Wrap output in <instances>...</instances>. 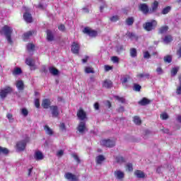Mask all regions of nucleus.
Instances as JSON below:
<instances>
[{"mask_svg":"<svg viewBox=\"0 0 181 181\" xmlns=\"http://www.w3.org/2000/svg\"><path fill=\"white\" fill-rule=\"evenodd\" d=\"M139 8L143 13L146 14L148 12H149V7H148V5L146 4H141L139 6Z\"/></svg>","mask_w":181,"mask_h":181,"instance_id":"obj_14","label":"nucleus"},{"mask_svg":"<svg viewBox=\"0 0 181 181\" xmlns=\"http://www.w3.org/2000/svg\"><path fill=\"white\" fill-rule=\"evenodd\" d=\"M25 148H26V141L23 140L21 141H18L16 144V150L18 152L22 151H25Z\"/></svg>","mask_w":181,"mask_h":181,"instance_id":"obj_8","label":"nucleus"},{"mask_svg":"<svg viewBox=\"0 0 181 181\" xmlns=\"http://www.w3.org/2000/svg\"><path fill=\"white\" fill-rule=\"evenodd\" d=\"M158 1H154L153 5H152V9L150 10V12L151 13L155 12V11H156V9H158Z\"/></svg>","mask_w":181,"mask_h":181,"instance_id":"obj_35","label":"nucleus"},{"mask_svg":"<svg viewBox=\"0 0 181 181\" xmlns=\"http://www.w3.org/2000/svg\"><path fill=\"white\" fill-rule=\"evenodd\" d=\"M35 105L36 108H39V107H40V103H39V99L35 100Z\"/></svg>","mask_w":181,"mask_h":181,"instance_id":"obj_55","label":"nucleus"},{"mask_svg":"<svg viewBox=\"0 0 181 181\" xmlns=\"http://www.w3.org/2000/svg\"><path fill=\"white\" fill-rule=\"evenodd\" d=\"M150 103L151 100H149L146 98H144L141 100L139 102V104H140V105H148V104H149Z\"/></svg>","mask_w":181,"mask_h":181,"instance_id":"obj_23","label":"nucleus"},{"mask_svg":"<svg viewBox=\"0 0 181 181\" xmlns=\"http://www.w3.org/2000/svg\"><path fill=\"white\" fill-rule=\"evenodd\" d=\"M133 121L136 125H141L142 121L141 120V118L138 116H134L133 117Z\"/></svg>","mask_w":181,"mask_h":181,"instance_id":"obj_26","label":"nucleus"},{"mask_svg":"<svg viewBox=\"0 0 181 181\" xmlns=\"http://www.w3.org/2000/svg\"><path fill=\"white\" fill-rule=\"evenodd\" d=\"M156 71L157 73V74H163V69H162L160 67H158L156 69Z\"/></svg>","mask_w":181,"mask_h":181,"instance_id":"obj_51","label":"nucleus"},{"mask_svg":"<svg viewBox=\"0 0 181 181\" xmlns=\"http://www.w3.org/2000/svg\"><path fill=\"white\" fill-rule=\"evenodd\" d=\"M33 33H35V31H28L23 34V40H26L30 36H32Z\"/></svg>","mask_w":181,"mask_h":181,"instance_id":"obj_32","label":"nucleus"},{"mask_svg":"<svg viewBox=\"0 0 181 181\" xmlns=\"http://www.w3.org/2000/svg\"><path fill=\"white\" fill-rule=\"evenodd\" d=\"M47 40L48 42H53L54 40V35L50 30H47Z\"/></svg>","mask_w":181,"mask_h":181,"instance_id":"obj_18","label":"nucleus"},{"mask_svg":"<svg viewBox=\"0 0 181 181\" xmlns=\"http://www.w3.org/2000/svg\"><path fill=\"white\" fill-rule=\"evenodd\" d=\"M22 74V69H21V68L19 67L15 68L13 71V76H18V74Z\"/></svg>","mask_w":181,"mask_h":181,"instance_id":"obj_28","label":"nucleus"},{"mask_svg":"<svg viewBox=\"0 0 181 181\" xmlns=\"http://www.w3.org/2000/svg\"><path fill=\"white\" fill-rule=\"evenodd\" d=\"M116 100L120 103H125V99L124 98H119V96H115Z\"/></svg>","mask_w":181,"mask_h":181,"instance_id":"obj_54","label":"nucleus"},{"mask_svg":"<svg viewBox=\"0 0 181 181\" xmlns=\"http://www.w3.org/2000/svg\"><path fill=\"white\" fill-rule=\"evenodd\" d=\"M135 91H141V86L139 85H134V87Z\"/></svg>","mask_w":181,"mask_h":181,"instance_id":"obj_56","label":"nucleus"},{"mask_svg":"<svg viewBox=\"0 0 181 181\" xmlns=\"http://www.w3.org/2000/svg\"><path fill=\"white\" fill-rule=\"evenodd\" d=\"M65 177L69 181H78V177L76 176L75 175H73L71 173H66Z\"/></svg>","mask_w":181,"mask_h":181,"instance_id":"obj_12","label":"nucleus"},{"mask_svg":"<svg viewBox=\"0 0 181 181\" xmlns=\"http://www.w3.org/2000/svg\"><path fill=\"white\" fill-rule=\"evenodd\" d=\"M76 115L80 121L84 122L87 119V114L83 109H79L77 112Z\"/></svg>","mask_w":181,"mask_h":181,"instance_id":"obj_5","label":"nucleus"},{"mask_svg":"<svg viewBox=\"0 0 181 181\" xmlns=\"http://www.w3.org/2000/svg\"><path fill=\"white\" fill-rule=\"evenodd\" d=\"M180 80V86L177 88V94L180 95L181 94V75L179 77Z\"/></svg>","mask_w":181,"mask_h":181,"instance_id":"obj_42","label":"nucleus"},{"mask_svg":"<svg viewBox=\"0 0 181 181\" xmlns=\"http://www.w3.org/2000/svg\"><path fill=\"white\" fill-rule=\"evenodd\" d=\"M157 173H160L162 172V167H158L156 169Z\"/></svg>","mask_w":181,"mask_h":181,"instance_id":"obj_63","label":"nucleus"},{"mask_svg":"<svg viewBox=\"0 0 181 181\" xmlns=\"http://www.w3.org/2000/svg\"><path fill=\"white\" fill-rule=\"evenodd\" d=\"M127 36H129L130 39H134V37H135V34H134L133 33H127Z\"/></svg>","mask_w":181,"mask_h":181,"instance_id":"obj_61","label":"nucleus"},{"mask_svg":"<svg viewBox=\"0 0 181 181\" xmlns=\"http://www.w3.org/2000/svg\"><path fill=\"white\" fill-rule=\"evenodd\" d=\"M21 114L24 117H28V115L29 114V112L26 110V108L21 109Z\"/></svg>","mask_w":181,"mask_h":181,"instance_id":"obj_46","label":"nucleus"},{"mask_svg":"<svg viewBox=\"0 0 181 181\" xmlns=\"http://www.w3.org/2000/svg\"><path fill=\"white\" fill-rule=\"evenodd\" d=\"M72 158H74V160L77 162V163H80V158L76 153L71 154Z\"/></svg>","mask_w":181,"mask_h":181,"instance_id":"obj_45","label":"nucleus"},{"mask_svg":"<svg viewBox=\"0 0 181 181\" xmlns=\"http://www.w3.org/2000/svg\"><path fill=\"white\" fill-rule=\"evenodd\" d=\"M59 30H61V32H64V29H66V28L64 27V25H61L58 27Z\"/></svg>","mask_w":181,"mask_h":181,"instance_id":"obj_60","label":"nucleus"},{"mask_svg":"<svg viewBox=\"0 0 181 181\" xmlns=\"http://www.w3.org/2000/svg\"><path fill=\"white\" fill-rule=\"evenodd\" d=\"M11 93H12V88L7 86L0 91V97L1 98H5Z\"/></svg>","mask_w":181,"mask_h":181,"instance_id":"obj_6","label":"nucleus"},{"mask_svg":"<svg viewBox=\"0 0 181 181\" xmlns=\"http://www.w3.org/2000/svg\"><path fill=\"white\" fill-rule=\"evenodd\" d=\"M25 63L28 66L31 67V70H35L36 66H35V61L30 58H28L25 60Z\"/></svg>","mask_w":181,"mask_h":181,"instance_id":"obj_15","label":"nucleus"},{"mask_svg":"<svg viewBox=\"0 0 181 181\" xmlns=\"http://www.w3.org/2000/svg\"><path fill=\"white\" fill-rule=\"evenodd\" d=\"M64 153V151H63V150H59L57 151V156H63Z\"/></svg>","mask_w":181,"mask_h":181,"instance_id":"obj_59","label":"nucleus"},{"mask_svg":"<svg viewBox=\"0 0 181 181\" xmlns=\"http://www.w3.org/2000/svg\"><path fill=\"white\" fill-rule=\"evenodd\" d=\"M130 56L131 57H136V49L135 48L130 49Z\"/></svg>","mask_w":181,"mask_h":181,"instance_id":"obj_36","label":"nucleus"},{"mask_svg":"<svg viewBox=\"0 0 181 181\" xmlns=\"http://www.w3.org/2000/svg\"><path fill=\"white\" fill-rule=\"evenodd\" d=\"M173 40V39L170 35H166L163 39V42L164 43H165V45H168V43H170V42H172Z\"/></svg>","mask_w":181,"mask_h":181,"instance_id":"obj_27","label":"nucleus"},{"mask_svg":"<svg viewBox=\"0 0 181 181\" xmlns=\"http://www.w3.org/2000/svg\"><path fill=\"white\" fill-rule=\"evenodd\" d=\"M168 29H169V27H168V25L163 26L159 29V33H161V34L166 33Z\"/></svg>","mask_w":181,"mask_h":181,"instance_id":"obj_33","label":"nucleus"},{"mask_svg":"<svg viewBox=\"0 0 181 181\" xmlns=\"http://www.w3.org/2000/svg\"><path fill=\"white\" fill-rule=\"evenodd\" d=\"M1 153H4V155H8L9 153V150L6 148L0 147Z\"/></svg>","mask_w":181,"mask_h":181,"instance_id":"obj_40","label":"nucleus"},{"mask_svg":"<svg viewBox=\"0 0 181 181\" xmlns=\"http://www.w3.org/2000/svg\"><path fill=\"white\" fill-rule=\"evenodd\" d=\"M52 115L54 118H57L59 117V114H60V112L59 111V107L56 105H52L49 107Z\"/></svg>","mask_w":181,"mask_h":181,"instance_id":"obj_9","label":"nucleus"},{"mask_svg":"<svg viewBox=\"0 0 181 181\" xmlns=\"http://www.w3.org/2000/svg\"><path fill=\"white\" fill-rule=\"evenodd\" d=\"M24 9L25 11V13L23 15L24 20L28 23H30V22H32V15L30 13H28V11H29L28 8H26L25 7Z\"/></svg>","mask_w":181,"mask_h":181,"instance_id":"obj_10","label":"nucleus"},{"mask_svg":"<svg viewBox=\"0 0 181 181\" xmlns=\"http://www.w3.org/2000/svg\"><path fill=\"white\" fill-rule=\"evenodd\" d=\"M126 169L128 172H132L134 170V168L132 167V163H129L126 165Z\"/></svg>","mask_w":181,"mask_h":181,"instance_id":"obj_38","label":"nucleus"},{"mask_svg":"<svg viewBox=\"0 0 181 181\" xmlns=\"http://www.w3.org/2000/svg\"><path fill=\"white\" fill-rule=\"evenodd\" d=\"M104 160H105V157L103 155H99L95 158L97 165H102Z\"/></svg>","mask_w":181,"mask_h":181,"instance_id":"obj_20","label":"nucleus"},{"mask_svg":"<svg viewBox=\"0 0 181 181\" xmlns=\"http://www.w3.org/2000/svg\"><path fill=\"white\" fill-rule=\"evenodd\" d=\"M111 61L112 63H119V58H118V57L114 56L111 57Z\"/></svg>","mask_w":181,"mask_h":181,"instance_id":"obj_44","label":"nucleus"},{"mask_svg":"<svg viewBox=\"0 0 181 181\" xmlns=\"http://www.w3.org/2000/svg\"><path fill=\"white\" fill-rule=\"evenodd\" d=\"M34 158L35 160H42V159L45 158V156L41 151H37L35 153Z\"/></svg>","mask_w":181,"mask_h":181,"instance_id":"obj_16","label":"nucleus"},{"mask_svg":"<svg viewBox=\"0 0 181 181\" xmlns=\"http://www.w3.org/2000/svg\"><path fill=\"white\" fill-rule=\"evenodd\" d=\"M78 131L80 134H84L87 131V127H86V122H81L78 126Z\"/></svg>","mask_w":181,"mask_h":181,"instance_id":"obj_13","label":"nucleus"},{"mask_svg":"<svg viewBox=\"0 0 181 181\" xmlns=\"http://www.w3.org/2000/svg\"><path fill=\"white\" fill-rule=\"evenodd\" d=\"M164 61L165 62V63H170V62H172V57L166 56L165 57H164Z\"/></svg>","mask_w":181,"mask_h":181,"instance_id":"obj_49","label":"nucleus"},{"mask_svg":"<svg viewBox=\"0 0 181 181\" xmlns=\"http://www.w3.org/2000/svg\"><path fill=\"white\" fill-rule=\"evenodd\" d=\"M110 19L111 22H117V21L119 19V17H118V16H113Z\"/></svg>","mask_w":181,"mask_h":181,"instance_id":"obj_48","label":"nucleus"},{"mask_svg":"<svg viewBox=\"0 0 181 181\" xmlns=\"http://www.w3.org/2000/svg\"><path fill=\"white\" fill-rule=\"evenodd\" d=\"M6 118L8 119L9 122H13V121H15L13 119V115L11 113H7Z\"/></svg>","mask_w":181,"mask_h":181,"instance_id":"obj_37","label":"nucleus"},{"mask_svg":"<svg viewBox=\"0 0 181 181\" xmlns=\"http://www.w3.org/2000/svg\"><path fill=\"white\" fill-rule=\"evenodd\" d=\"M170 9H172V7H170V6H167V7L164 8L162 11L163 15H166V14L169 13V12H170Z\"/></svg>","mask_w":181,"mask_h":181,"instance_id":"obj_34","label":"nucleus"},{"mask_svg":"<svg viewBox=\"0 0 181 181\" xmlns=\"http://www.w3.org/2000/svg\"><path fill=\"white\" fill-rule=\"evenodd\" d=\"M114 175H115V177H116L117 180H122V179H124L125 176V174L124 173V172L119 170L115 171Z\"/></svg>","mask_w":181,"mask_h":181,"instance_id":"obj_11","label":"nucleus"},{"mask_svg":"<svg viewBox=\"0 0 181 181\" xmlns=\"http://www.w3.org/2000/svg\"><path fill=\"white\" fill-rule=\"evenodd\" d=\"M160 118L161 119H168V118H169V116L166 112H163L160 115Z\"/></svg>","mask_w":181,"mask_h":181,"instance_id":"obj_47","label":"nucleus"},{"mask_svg":"<svg viewBox=\"0 0 181 181\" xmlns=\"http://www.w3.org/2000/svg\"><path fill=\"white\" fill-rule=\"evenodd\" d=\"M59 128L61 131H65L66 130V125H64V123H61Z\"/></svg>","mask_w":181,"mask_h":181,"instance_id":"obj_57","label":"nucleus"},{"mask_svg":"<svg viewBox=\"0 0 181 181\" xmlns=\"http://www.w3.org/2000/svg\"><path fill=\"white\" fill-rule=\"evenodd\" d=\"M126 22H127V25H128L129 26H131V25H132V23H134V18L130 17V18H127Z\"/></svg>","mask_w":181,"mask_h":181,"instance_id":"obj_43","label":"nucleus"},{"mask_svg":"<svg viewBox=\"0 0 181 181\" xmlns=\"http://www.w3.org/2000/svg\"><path fill=\"white\" fill-rule=\"evenodd\" d=\"M102 146H106V148H112L115 146V141L110 139H103L100 141Z\"/></svg>","mask_w":181,"mask_h":181,"instance_id":"obj_3","label":"nucleus"},{"mask_svg":"<svg viewBox=\"0 0 181 181\" xmlns=\"http://www.w3.org/2000/svg\"><path fill=\"white\" fill-rule=\"evenodd\" d=\"M179 71V66L175 67L171 70V76H176Z\"/></svg>","mask_w":181,"mask_h":181,"instance_id":"obj_39","label":"nucleus"},{"mask_svg":"<svg viewBox=\"0 0 181 181\" xmlns=\"http://www.w3.org/2000/svg\"><path fill=\"white\" fill-rule=\"evenodd\" d=\"M139 78H149L150 75L148 73L139 74L137 75Z\"/></svg>","mask_w":181,"mask_h":181,"instance_id":"obj_29","label":"nucleus"},{"mask_svg":"<svg viewBox=\"0 0 181 181\" xmlns=\"http://www.w3.org/2000/svg\"><path fill=\"white\" fill-rule=\"evenodd\" d=\"M102 87L105 88H111L112 87V81L106 79L102 83Z\"/></svg>","mask_w":181,"mask_h":181,"instance_id":"obj_17","label":"nucleus"},{"mask_svg":"<svg viewBox=\"0 0 181 181\" xmlns=\"http://www.w3.org/2000/svg\"><path fill=\"white\" fill-rule=\"evenodd\" d=\"M44 129L47 135H53V130L49 126L45 125Z\"/></svg>","mask_w":181,"mask_h":181,"instance_id":"obj_24","label":"nucleus"},{"mask_svg":"<svg viewBox=\"0 0 181 181\" xmlns=\"http://www.w3.org/2000/svg\"><path fill=\"white\" fill-rule=\"evenodd\" d=\"M83 33H86V35H88V36H90V37H95V36H97V35H98V33H97V31L86 27L83 29Z\"/></svg>","mask_w":181,"mask_h":181,"instance_id":"obj_4","label":"nucleus"},{"mask_svg":"<svg viewBox=\"0 0 181 181\" xmlns=\"http://www.w3.org/2000/svg\"><path fill=\"white\" fill-rule=\"evenodd\" d=\"M49 70V73H51L52 76H57V74H59V70H57V69L54 67H50Z\"/></svg>","mask_w":181,"mask_h":181,"instance_id":"obj_25","label":"nucleus"},{"mask_svg":"<svg viewBox=\"0 0 181 181\" xmlns=\"http://www.w3.org/2000/svg\"><path fill=\"white\" fill-rule=\"evenodd\" d=\"M177 54L178 57H181V47H180L179 50L177 52Z\"/></svg>","mask_w":181,"mask_h":181,"instance_id":"obj_64","label":"nucleus"},{"mask_svg":"<svg viewBox=\"0 0 181 181\" xmlns=\"http://www.w3.org/2000/svg\"><path fill=\"white\" fill-rule=\"evenodd\" d=\"M162 131L164 132V134H168V135H170V132L169 131V129H162Z\"/></svg>","mask_w":181,"mask_h":181,"instance_id":"obj_58","label":"nucleus"},{"mask_svg":"<svg viewBox=\"0 0 181 181\" xmlns=\"http://www.w3.org/2000/svg\"><path fill=\"white\" fill-rule=\"evenodd\" d=\"M104 69L105 71H110V70H112V66H110L109 65H105Z\"/></svg>","mask_w":181,"mask_h":181,"instance_id":"obj_53","label":"nucleus"},{"mask_svg":"<svg viewBox=\"0 0 181 181\" xmlns=\"http://www.w3.org/2000/svg\"><path fill=\"white\" fill-rule=\"evenodd\" d=\"M115 160L116 163H125V158L121 155L115 156Z\"/></svg>","mask_w":181,"mask_h":181,"instance_id":"obj_19","label":"nucleus"},{"mask_svg":"<svg viewBox=\"0 0 181 181\" xmlns=\"http://www.w3.org/2000/svg\"><path fill=\"white\" fill-rule=\"evenodd\" d=\"M85 73L86 74H94V69L91 66L85 67Z\"/></svg>","mask_w":181,"mask_h":181,"instance_id":"obj_31","label":"nucleus"},{"mask_svg":"<svg viewBox=\"0 0 181 181\" xmlns=\"http://www.w3.org/2000/svg\"><path fill=\"white\" fill-rule=\"evenodd\" d=\"M156 25H158V22H156V21L155 20H153L151 22L146 23L144 25V29L149 32L153 29H155Z\"/></svg>","mask_w":181,"mask_h":181,"instance_id":"obj_2","label":"nucleus"},{"mask_svg":"<svg viewBox=\"0 0 181 181\" xmlns=\"http://www.w3.org/2000/svg\"><path fill=\"white\" fill-rule=\"evenodd\" d=\"M13 31V30H12V28L8 25H4L0 30L1 35H4V36H6L8 43H9L10 45H12V43L13 42L11 37Z\"/></svg>","mask_w":181,"mask_h":181,"instance_id":"obj_1","label":"nucleus"},{"mask_svg":"<svg viewBox=\"0 0 181 181\" xmlns=\"http://www.w3.org/2000/svg\"><path fill=\"white\" fill-rule=\"evenodd\" d=\"M134 175L139 179H144V177H145V173L143 171L139 170H136L134 172Z\"/></svg>","mask_w":181,"mask_h":181,"instance_id":"obj_21","label":"nucleus"},{"mask_svg":"<svg viewBox=\"0 0 181 181\" xmlns=\"http://www.w3.org/2000/svg\"><path fill=\"white\" fill-rule=\"evenodd\" d=\"M71 51L74 54H78V52H80V44L76 42H74L71 45Z\"/></svg>","mask_w":181,"mask_h":181,"instance_id":"obj_7","label":"nucleus"},{"mask_svg":"<svg viewBox=\"0 0 181 181\" xmlns=\"http://www.w3.org/2000/svg\"><path fill=\"white\" fill-rule=\"evenodd\" d=\"M35 49V45L32 43H30L27 45V50L28 52H33V50H34Z\"/></svg>","mask_w":181,"mask_h":181,"instance_id":"obj_41","label":"nucleus"},{"mask_svg":"<svg viewBox=\"0 0 181 181\" xmlns=\"http://www.w3.org/2000/svg\"><path fill=\"white\" fill-rule=\"evenodd\" d=\"M144 59H149L151 57V54L148 51L144 52Z\"/></svg>","mask_w":181,"mask_h":181,"instance_id":"obj_52","label":"nucleus"},{"mask_svg":"<svg viewBox=\"0 0 181 181\" xmlns=\"http://www.w3.org/2000/svg\"><path fill=\"white\" fill-rule=\"evenodd\" d=\"M94 108L96 110L100 109V105L98 104V103H96L94 104Z\"/></svg>","mask_w":181,"mask_h":181,"instance_id":"obj_62","label":"nucleus"},{"mask_svg":"<svg viewBox=\"0 0 181 181\" xmlns=\"http://www.w3.org/2000/svg\"><path fill=\"white\" fill-rule=\"evenodd\" d=\"M18 90H23V81H18L16 83Z\"/></svg>","mask_w":181,"mask_h":181,"instance_id":"obj_30","label":"nucleus"},{"mask_svg":"<svg viewBox=\"0 0 181 181\" xmlns=\"http://www.w3.org/2000/svg\"><path fill=\"white\" fill-rule=\"evenodd\" d=\"M121 81L123 86H127V83H128V78L124 77L121 79Z\"/></svg>","mask_w":181,"mask_h":181,"instance_id":"obj_50","label":"nucleus"},{"mask_svg":"<svg viewBox=\"0 0 181 181\" xmlns=\"http://www.w3.org/2000/svg\"><path fill=\"white\" fill-rule=\"evenodd\" d=\"M42 105L43 108L47 109L50 107V100L45 99L42 100Z\"/></svg>","mask_w":181,"mask_h":181,"instance_id":"obj_22","label":"nucleus"}]
</instances>
